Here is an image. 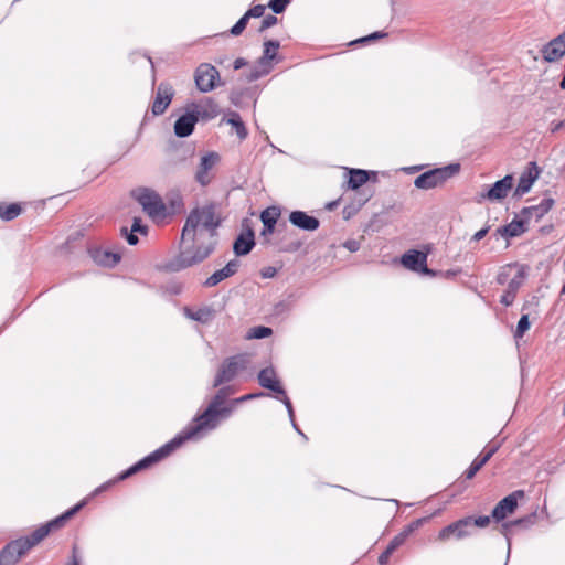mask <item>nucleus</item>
I'll use <instances>...</instances> for the list:
<instances>
[{
  "instance_id": "1",
  "label": "nucleus",
  "mask_w": 565,
  "mask_h": 565,
  "mask_svg": "<svg viewBox=\"0 0 565 565\" xmlns=\"http://www.w3.org/2000/svg\"><path fill=\"white\" fill-rule=\"evenodd\" d=\"M221 222L213 203L193 209L182 228L179 253L160 264L159 270L179 273L203 263L216 249Z\"/></svg>"
},
{
  "instance_id": "2",
  "label": "nucleus",
  "mask_w": 565,
  "mask_h": 565,
  "mask_svg": "<svg viewBox=\"0 0 565 565\" xmlns=\"http://www.w3.org/2000/svg\"><path fill=\"white\" fill-rule=\"evenodd\" d=\"M230 387H221L214 397L211 399L206 409L194 418V425L185 429V431L194 437L203 429H213L216 427L217 417H227L231 415L233 408L231 406H223L228 394Z\"/></svg>"
},
{
  "instance_id": "3",
  "label": "nucleus",
  "mask_w": 565,
  "mask_h": 565,
  "mask_svg": "<svg viewBox=\"0 0 565 565\" xmlns=\"http://www.w3.org/2000/svg\"><path fill=\"white\" fill-rule=\"evenodd\" d=\"M192 437L185 430H183L180 435L175 436L170 441H168L160 448L156 449L148 456L143 457L138 462L129 467L127 470L122 471L117 477V480H125L131 477L132 475L137 473L138 471L149 468L153 463L169 456L172 451L179 448L185 440H189Z\"/></svg>"
},
{
  "instance_id": "4",
  "label": "nucleus",
  "mask_w": 565,
  "mask_h": 565,
  "mask_svg": "<svg viewBox=\"0 0 565 565\" xmlns=\"http://www.w3.org/2000/svg\"><path fill=\"white\" fill-rule=\"evenodd\" d=\"M279 46L280 43L276 40L265 41L263 55L248 72L242 74L244 81L252 83L269 74L273 68L271 62L276 58Z\"/></svg>"
},
{
  "instance_id": "5",
  "label": "nucleus",
  "mask_w": 565,
  "mask_h": 565,
  "mask_svg": "<svg viewBox=\"0 0 565 565\" xmlns=\"http://www.w3.org/2000/svg\"><path fill=\"white\" fill-rule=\"evenodd\" d=\"M460 171L459 163H450L441 168H435L419 174L414 185L417 189L429 190L444 184L448 179L452 178Z\"/></svg>"
},
{
  "instance_id": "6",
  "label": "nucleus",
  "mask_w": 565,
  "mask_h": 565,
  "mask_svg": "<svg viewBox=\"0 0 565 565\" xmlns=\"http://www.w3.org/2000/svg\"><path fill=\"white\" fill-rule=\"evenodd\" d=\"M248 363L249 359L246 354H236L225 359L215 375L213 387L233 381L239 372L247 369Z\"/></svg>"
},
{
  "instance_id": "7",
  "label": "nucleus",
  "mask_w": 565,
  "mask_h": 565,
  "mask_svg": "<svg viewBox=\"0 0 565 565\" xmlns=\"http://www.w3.org/2000/svg\"><path fill=\"white\" fill-rule=\"evenodd\" d=\"M134 196L149 216H166L167 206L163 203L161 196L153 190L148 188L138 189L134 192Z\"/></svg>"
},
{
  "instance_id": "8",
  "label": "nucleus",
  "mask_w": 565,
  "mask_h": 565,
  "mask_svg": "<svg viewBox=\"0 0 565 565\" xmlns=\"http://www.w3.org/2000/svg\"><path fill=\"white\" fill-rule=\"evenodd\" d=\"M194 79L200 92L209 93L216 87L220 73L212 64L202 63L196 67Z\"/></svg>"
},
{
  "instance_id": "9",
  "label": "nucleus",
  "mask_w": 565,
  "mask_h": 565,
  "mask_svg": "<svg viewBox=\"0 0 565 565\" xmlns=\"http://www.w3.org/2000/svg\"><path fill=\"white\" fill-rule=\"evenodd\" d=\"M471 529L472 516H465L443 527L438 533V540L446 541L450 536L462 540L472 534Z\"/></svg>"
},
{
  "instance_id": "10",
  "label": "nucleus",
  "mask_w": 565,
  "mask_h": 565,
  "mask_svg": "<svg viewBox=\"0 0 565 565\" xmlns=\"http://www.w3.org/2000/svg\"><path fill=\"white\" fill-rule=\"evenodd\" d=\"M242 227L243 231L238 234L233 244V252L238 257L249 254L255 246V233L250 227V221L244 218Z\"/></svg>"
},
{
  "instance_id": "11",
  "label": "nucleus",
  "mask_w": 565,
  "mask_h": 565,
  "mask_svg": "<svg viewBox=\"0 0 565 565\" xmlns=\"http://www.w3.org/2000/svg\"><path fill=\"white\" fill-rule=\"evenodd\" d=\"M524 497L523 490H515L500 500L491 512L495 522L503 521L508 515L514 513L518 508V500Z\"/></svg>"
},
{
  "instance_id": "12",
  "label": "nucleus",
  "mask_w": 565,
  "mask_h": 565,
  "mask_svg": "<svg viewBox=\"0 0 565 565\" xmlns=\"http://www.w3.org/2000/svg\"><path fill=\"white\" fill-rule=\"evenodd\" d=\"M403 266L409 270L424 275L435 276L436 273L427 267V255L420 250L411 249L401 259Z\"/></svg>"
},
{
  "instance_id": "13",
  "label": "nucleus",
  "mask_w": 565,
  "mask_h": 565,
  "mask_svg": "<svg viewBox=\"0 0 565 565\" xmlns=\"http://www.w3.org/2000/svg\"><path fill=\"white\" fill-rule=\"evenodd\" d=\"M542 58L547 63L558 62L565 56V31L544 44L541 50Z\"/></svg>"
},
{
  "instance_id": "14",
  "label": "nucleus",
  "mask_w": 565,
  "mask_h": 565,
  "mask_svg": "<svg viewBox=\"0 0 565 565\" xmlns=\"http://www.w3.org/2000/svg\"><path fill=\"white\" fill-rule=\"evenodd\" d=\"M174 90L172 85L162 82L157 88L154 100L151 106V111L154 116L162 115L172 102Z\"/></svg>"
},
{
  "instance_id": "15",
  "label": "nucleus",
  "mask_w": 565,
  "mask_h": 565,
  "mask_svg": "<svg viewBox=\"0 0 565 565\" xmlns=\"http://www.w3.org/2000/svg\"><path fill=\"white\" fill-rule=\"evenodd\" d=\"M220 156L214 151L207 152L204 156H202L194 175L195 181L200 185L206 186L211 182L210 171L216 166Z\"/></svg>"
},
{
  "instance_id": "16",
  "label": "nucleus",
  "mask_w": 565,
  "mask_h": 565,
  "mask_svg": "<svg viewBox=\"0 0 565 565\" xmlns=\"http://www.w3.org/2000/svg\"><path fill=\"white\" fill-rule=\"evenodd\" d=\"M513 185V177L511 174H507L501 180L494 182L491 188L481 193V199H487L489 201H501L505 199L509 194V191Z\"/></svg>"
},
{
  "instance_id": "17",
  "label": "nucleus",
  "mask_w": 565,
  "mask_h": 565,
  "mask_svg": "<svg viewBox=\"0 0 565 565\" xmlns=\"http://www.w3.org/2000/svg\"><path fill=\"white\" fill-rule=\"evenodd\" d=\"M541 169L537 167L535 161L527 163L526 170L521 174L518 186L515 189V195H523L527 193L535 180L539 178Z\"/></svg>"
},
{
  "instance_id": "18",
  "label": "nucleus",
  "mask_w": 565,
  "mask_h": 565,
  "mask_svg": "<svg viewBox=\"0 0 565 565\" xmlns=\"http://www.w3.org/2000/svg\"><path fill=\"white\" fill-rule=\"evenodd\" d=\"M28 552L18 539L8 543L0 552V565H14Z\"/></svg>"
},
{
  "instance_id": "19",
  "label": "nucleus",
  "mask_w": 565,
  "mask_h": 565,
  "mask_svg": "<svg viewBox=\"0 0 565 565\" xmlns=\"http://www.w3.org/2000/svg\"><path fill=\"white\" fill-rule=\"evenodd\" d=\"M288 220L295 227L307 232H313L320 226L317 217L299 210L290 212Z\"/></svg>"
},
{
  "instance_id": "20",
  "label": "nucleus",
  "mask_w": 565,
  "mask_h": 565,
  "mask_svg": "<svg viewBox=\"0 0 565 565\" xmlns=\"http://www.w3.org/2000/svg\"><path fill=\"white\" fill-rule=\"evenodd\" d=\"M499 443L489 444L482 454L473 459L469 468L465 471L466 479H472L476 473L491 459V457L499 450Z\"/></svg>"
},
{
  "instance_id": "21",
  "label": "nucleus",
  "mask_w": 565,
  "mask_h": 565,
  "mask_svg": "<svg viewBox=\"0 0 565 565\" xmlns=\"http://www.w3.org/2000/svg\"><path fill=\"white\" fill-rule=\"evenodd\" d=\"M239 262L236 259L230 260L222 269L216 270L203 282L206 288L214 287L226 278L232 277L238 270Z\"/></svg>"
},
{
  "instance_id": "22",
  "label": "nucleus",
  "mask_w": 565,
  "mask_h": 565,
  "mask_svg": "<svg viewBox=\"0 0 565 565\" xmlns=\"http://www.w3.org/2000/svg\"><path fill=\"white\" fill-rule=\"evenodd\" d=\"M258 383L262 387L267 388L276 394L285 395V390L277 380L274 367H265L257 375Z\"/></svg>"
},
{
  "instance_id": "23",
  "label": "nucleus",
  "mask_w": 565,
  "mask_h": 565,
  "mask_svg": "<svg viewBox=\"0 0 565 565\" xmlns=\"http://www.w3.org/2000/svg\"><path fill=\"white\" fill-rule=\"evenodd\" d=\"M279 216L280 210L276 206H270L262 211L260 221L264 227L260 232V236L265 238L266 243L269 242L267 237L274 233Z\"/></svg>"
},
{
  "instance_id": "24",
  "label": "nucleus",
  "mask_w": 565,
  "mask_h": 565,
  "mask_svg": "<svg viewBox=\"0 0 565 565\" xmlns=\"http://www.w3.org/2000/svg\"><path fill=\"white\" fill-rule=\"evenodd\" d=\"M89 255L97 265L110 268L115 267L121 259L120 253L107 250L102 247L90 248Z\"/></svg>"
},
{
  "instance_id": "25",
  "label": "nucleus",
  "mask_w": 565,
  "mask_h": 565,
  "mask_svg": "<svg viewBox=\"0 0 565 565\" xmlns=\"http://www.w3.org/2000/svg\"><path fill=\"white\" fill-rule=\"evenodd\" d=\"M525 278L524 267H520L516 275L509 281L508 288L500 298V302L505 307L513 303L519 288L522 286Z\"/></svg>"
},
{
  "instance_id": "26",
  "label": "nucleus",
  "mask_w": 565,
  "mask_h": 565,
  "mask_svg": "<svg viewBox=\"0 0 565 565\" xmlns=\"http://www.w3.org/2000/svg\"><path fill=\"white\" fill-rule=\"evenodd\" d=\"M198 122V116H194L193 111H186L181 115L174 122V134L179 138L189 137Z\"/></svg>"
},
{
  "instance_id": "27",
  "label": "nucleus",
  "mask_w": 565,
  "mask_h": 565,
  "mask_svg": "<svg viewBox=\"0 0 565 565\" xmlns=\"http://www.w3.org/2000/svg\"><path fill=\"white\" fill-rule=\"evenodd\" d=\"M554 203L552 198H544L537 205L523 207L521 214L526 220L534 217L537 221L553 207Z\"/></svg>"
},
{
  "instance_id": "28",
  "label": "nucleus",
  "mask_w": 565,
  "mask_h": 565,
  "mask_svg": "<svg viewBox=\"0 0 565 565\" xmlns=\"http://www.w3.org/2000/svg\"><path fill=\"white\" fill-rule=\"evenodd\" d=\"M526 221H527L526 218H524V220L514 218L509 224L497 228L495 235L504 237V238L520 236L521 234H523L526 231V228H525Z\"/></svg>"
},
{
  "instance_id": "29",
  "label": "nucleus",
  "mask_w": 565,
  "mask_h": 565,
  "mask_svg": "<svg viewBox=\"0 0 565 565\" xmlns=\"http://www.w3.org/2000/svg\"><path fill=\"white\" fill-rule=\"evenodd\" d=\"M194 109L192 110L194 116H198V120L199 119H203V120H211L213 118H215L218 113H220V109H218V105L213 102L211 98H207L206 99V103L202 106H196V105H193Z\"/></svg>"
},
{
  "instance_id": "30",
  "label": "nucleus",
  "mask_w": 565,
  "mask_h": 565,
  "mask_svg": "<svg viewBox=\"0 0 565 565\" xmlns=\"http://www.w3.org/2000/svg\"><path fill=\"white\" fill-rule=\"evenodd\" d=\"M50 530L46 526V524H42L36 530H34L31 535L20 537L18 541L25 546V548L29 551L36 544H39L42 540H44L49 534Z\"/></svg>"
},
{
  "instance_id": "31",
  "label": "nucleus",
  "mask_w": 565,
  "mask_h": 565,
  "mask_svg": "<svg viewBox=\"0 0 565 565\" xmlns=\"http://www.w3.org/2000/svg\"><path fill=\"white\" fill-rule=\"evenodd\" d=\"M214 309L207 306L201 307L193 311L190 308H184V315L186 318L198 321L200 323H209L214 318Z\"/></svg>"
},
{
  "instance_id": "32",
  "label": "nucleus",
  "mask_w": 565,
  "mask_h": 565,
  "mask_svg": "<svg viewBox=\"0 0 565 565\" xmlns=\"http://www.w3.org/2000/svg\"><path fill=\"white\" fill-rule=\"evenodd\" d=\"M84 505H85L84 501L79 502L76 505H74L73 508L65 511L60 516L45 523L46 526L49 527L50 532L63 527L65 525L66 521L70 520L72 516H74Z\"/></svg>"
},
{
  "instance_id": "33",
  "label": "nucleus",
  "mask_w": 565,
  "mask_h": 565,
  "mask_svg": "<svg viewBox=\"0 0 565 565\" xmlns=\"http://www.w3.org/2000/svg\"><path fill=\"white\" fill-rule=\"evenodd\" d=\"M348 188L358 190L363 186L370 179V172L362 169H349Z\"/></svg>"
},
{
  "instance_id": "34",
  "label": "nucleus",
  "mask_w": 565,
  "mask_h": 565,
  "mask_svg": "<svg viewBox=\"0 0 565 565\" xmlns=\"http://www.w3.org/2000/svg\"><path fill=\"white\" fill-rule=\"evenodd\" d=\"M418 523L419 521L408 524L401 533L390 541L386 550L393 554L401 545L404 544L408 535L417 527Z\"/></svg>"
},
{
  "instance_id": "35",
  "label": "nucleus",
  "mask_w": 565,
  "mask_h": 565,
  "mask_svg": "<svg viewBox=\"0 0 565 565\" xmlns=\"http://www.w3.org/2000/svg\"><path fill=\"white\" fill-rule=\"evenodd\" d=\"M226 122L234 128L235 134L237 135L239 140H245L247 138V136H248L247 128H246L245 124L243 122L238 113H235V111L230 113V116L226 119Z\"/></svg>"
},
{
  "instance_id": "36",
  "label": "nucleus",
  "mask_w": 565,
  "mask_h": 565,
  "mask_svg": "<svg viewBox=\"0 0 565 565\" xmlns=\"http://www.w3.org/2000/svg\"><path fill=\"white\" fill-rule=\"evenodd\" d=\"M371 198V193H362L356 204H350L343 207L342 214L344 220L352 217Z\"/></svg>"
},
{
  "instance_id": "37",
  "label": "nucleus",
  "mask_w": 565,
  "mask_h": 565,
  "mask_svg": "<svg viewBox=\"0 0 565 565\" xmlns=\"http://www.w3.org/2000/svg\"><path fill=\"white\" fill-rule=\"evenodd\" d=\"M22 212V207L18 203H11L7 206L0 205V217L3 221H12L18 217Z\"/></svg>"
},
{
  "instance_id": "38",
  "label": "nucleus",
  "mask_w": 565,
  "mask_h": 565,
  "mask_svg": "<svg viewBox=\"0 0 565 565\" xmlns=\"http://www.w3.org/2000/svg\"><path fill=\"white\" fill-rule=\"evenodd\" d=\"M168 203L172 213L181 212L184 207L183 199L180 193L171 192L168 196Z\"/></svg>"
},
{
  "instance_id": "39",
  "label": "nucleus",
  "mask_w": 565,
  "mask_h": 565,
  "mask_svg": "<svg viewBox=\"0 0 565 565\" xmlns=\"http://www.w3.org/2000/svg\"><path fill=\"white\" fill-rule=\"evenodd\" d=\"M530 327L529 315H522L514 331V338H522Z\"/></svg>"
},
{
  "instance_id": "40",
  "label": "nucleus",
  "mask_w": 565,
  "mask_h": 565,
  "mask_svg": "<svg viewBox=\"0 0 565 565\" xmlns=\"http://www.w3.org/2000/svg\"><path fill=\"white\" fill-rule=\"evenodd\" d=\"M536 521V513H531V514H527L523 518H519V519H515L513 520V524L514 526H518V527H522V529H529L530 526H532Z\"/></svg>"
},
{
  "instance_id": "41",
  "label": "nucleus",
  "mask_w": 565,
  "mask_h": 565,
  "mask_svg": "<svg viewBox=\"0 0 565 565\" xmlns=\"http://www.w3.org/2000/svg\"><path fill=\"white\" fill-rule=\"evenodd\" d=\"M289 2L290 0H270L267 6L274 13L280 14L286 10Z\"/></svg>"
},
{
  "instance_id": "42",
  "label": "nucleus",
  "mask_w": 565,
  "mask_h": 565,
  "mask_svg": "<svg viewBox=\"0 0 565 565\" xmlns=\"http://www.w3.org/2000/svg\"><path fill=\"white\" fill-rule=\"evenodd\" d=\"M249 19L244 14L230 30L231 34L234 36L239 35L246 28Z\"/></svg>"
},
{
  "instance_id": "43",
  "label": "nucleus",
  "mask_w": 565,
  "mask_h": 565,
  "mask_svg": "<svg viewBox=\"0 0 565 565\" xmlns=\"http://www.w3.org/2000/svg\"><path fill=\"white\" fill-rule=\"evenodd\" d=\"M273 333V330L268 327L259 326L252 329L250 337L254 339H265Z\"/></svg>"
},
{
  "instance_id": "44",
  "label": "nucleus",
  "mask_w": 565,
  "mask_h": 565,
  "mask_svg": "<svg viewBox=\"0 0 565 565\" xmlns=\"http://www.w3.org/2000/svg\"><path fill=\"white\" fill-rule=\"evenodd\" d=\"M120 234L126 238L127 243L131 246L137 245L139 242L137 233L128 231L126 226H122L120 228Z\"/></svg>"
},
{
  "instance_id": "45",
  "label": "nucleus",
  "mask_w": 565,
  "mask_h": 565,
  "mask_svg": "<svg viewBox=\"0 0 565 565\" xmlns=\"http://www.w3.org/2000/svg\"><path fill=\"white\" fill-rule=\"evenodd\" d=\"M387 34L385 32H382V31H376V32H373L366 36H363V38H360L355 41H353L351 44H355V43H366V42H371V41H374V40H377V39H382L384 36H386Z\"/></svg>"
},
{
  "instance_id": "46",
  "label": "nucleus",
  "mask_w": 565,
  "mask_h": 565,
  "mask_svg": "<svg viewBox=\"0 0 565 565\" xmlns=\"http://www.w3.org/2000/svg\"><path fill=\"white\" fill-rule=\"evenodd\" d=\"M265 9L266 7L263 6V4H256L254 7H252L250 9H248L245 14L248 19L250 18H260L264 15V12H265Z\"/></svg>"
},
{
  "instance_id": "47",
  "label": "nucleus",
  "mask_w": 565,
  "mask_h": 565,
  "mask_svg": "<svg viewBox=\"0 0 565 565\" xmlns=\"http://www.w3.org/2000/svg\"><path fill=\"white\" fill-rule=\"evenodd\" d=\"M491 518L488 515L472 516V526L487 527L490 524Z\"/></svg>"
},
{
  "instance_id": "48",
  "label": "nucleus",
  "mask_w": 565,
  "mask_h": 565,
  "mask_svg": "<svg viewBox=\"0 0 565 565\" xmlns=\"http://www.w3.org/2000/svg\"><path fill=\"white\" fill-rule=\"evenodd\" d=\"M277 22H278V19L275 15H271V14L266 15L264 18V20L262 21L259 32H263L266 29L274 26Z\"/></svg>"
},
{
  "instance_id": "49",
  "label": "nucleus",
  "mask_w": 565,
  "mask_h": 565,
  "mask_svg": "<svg viewBox=\"0 0 565 565\" xmlns=\"http://www.w3.org/2000/svg\"><path fill=\"white\" fill-rule=\"evenodd\" d=\"M130 231L134 233L147 234L148 227L142 225L140 218L135 217Z\"/></svg>"
},
{
  "instance_id": "50",
  "label": "nucleus",
  "mask_w": 565,
  "mask_h": 565,
  "mask_svg": "<svg viewBox=\"0 0 565 565\" xmlns=\"http://www.w3.org/2000/svg\"><path fill=\"white\" fill-rule=\"evenodd\" d=\"M512 527H515L512 521L503 522L501 525V533L505 536L509 546Z\"/></svg>"
},
{
  "instance_id": "51",
  "label": "nucleus",
  "mask_w": 565,
  "mask_h": 565,
  "mask_svg": "<svg viewBox=\"0 0 565 565\" xmlns=\"http://www.w3.org/2000/svg\"><path fill=\"white\" fill-rule=\"evenodd\" d=\"M280 401L284 403V405L287 408L290 422L294 423L295 414H294L292 404H291L289 397L285 394V395H282V398Z\"/></svg>"
},
{
  "instance_id": "52",
  "label": "nucleus",
  "mask_w": 565,
  "mask_h": 565,
  "mask_svg": "<svg viewBox=\"0 0 565 565\" xmlns=\"http://www.w3.org/2000/svg\"><path fill=\"white\" fill-rule=\"evenodd\" d=\"M343 246L349 250V252H358L361 247V244L359 241L356 239H348L347 242H344Z\"/></svg>"
},
{
  "instance_id": "53",
  "label": "nucleus",
  "mask_w": 565,
  "mask_h": 565,
  "mask_svg": "<svg viewBox=\"0 0 565 565\" xmlns=\"http://www.w3.org/2000/svg\"><path fill=\"white\" fill-rule=\"evenodd\" d=\"M277 274V269L273 266L264 267L260 271L263 278H273Z\"/></svg>"
},
{
  "instance_id": "54",
  "label": "nucleus",
  "mask_w": 565,
  "mask_h": 565,
  "mask_svg": "<svg viewBox=\"0 0 565 565\" xmlns=\"http://www.w3.org/2000/svg\"><path fill=\"white\" fill-rule=\"evenodd\" d=\"M264 395H265V393H263V392H259V393H250V394H247V395L242 396V397H239V398H236V399L234 401V403L236 404V403H239V402L254 399V398H257V397H262V396H264Z\"/></svg>"
},
{
  "instance_id": "55",
  "label": "nucleus",
  "mask_w": 565,
  "mask_h": 565,
  "mask_svg": "<svg viewBox=\"0 0 565 565\" xmlns=\"http://www.w3.org/2000/svg\"><path fill=\"white\" fill-rule=\"evenodd\" d=\"M391 555L392 553L385 548L383 553L379 556V564L386 565L388 563Z\"/></svg>"
},
{
  "instance_id": "56",
  "label": "nucleus",
  "mask_w": 565,
  "mask_h": 565,
  "mask_svg": "<svg viewBox=\"0 0 565 565\" xmlns=\"http://www.w3.org/2000/svg\"><path fill=\"white\" fill-rule=\"evenodd\" d=\"M488 231H489V227H483L481 230H479L478 232L475 233V235L472 236V239L473 241H481L487 234H488Z\"/></svg>"
},
{
  "instance_id": "57",
  "label": "nucleus",
  "mask_w": 565,
  "mask_h": 565,
  "mask_svg": "<svg viewBox=\"0 0 565 565\" xmlns=\"http://www.w3.org/2000/svg\"><path fill=\"white\" fill-rule=\"evenodd\" d=\"M246 65H247V61L243 57H237L233 63L234 70H241L242 67H244Z\"/></svg>"
},
{
  "instance_id": "58",
  "label": "nucleus",
  "mask_w": 565,
  "mask_h": 565,
  "mask_svg": "<svg viewBox=\"0 0 565 565\" xmlns=\"http://www.w3.org/2000/svg\"><path fill=\"white\" fill-rule=\"evenodd\" d=\"M509 274L503 269L498 274L497 281L500 285H503L508 281Z\"/></svg>"
},
{
  "instance_id": "59",
  "label": "nucleus",
  "mask_w": 565,
  "mask_h": 565,
  "mask_svg": "<svg viewBox=\"0 0 565 565\" xmlns=\"http://www.w3.org/2000/svg\"><path fill=\"white\" fill-rule=\"evenodd\" d=\"M66 565H79V559L77 558V556L75 554V548L73 550L72 561Z\"/></svg>"
},
{
  "instance_id": "60",
  "label": "nucleus",
  "mask_w": 565,
  "mask_h": 565,
  "mask_svg": "<svg viewBox=\"0 0 565 565\" xmlns=\"http://www.w3.org/2000/svg\"><path fill=\"white\" fill-rule=\"evenodd\" d=\"M339 204V200L332 201L326 205L328 210H333Z\"/></svg>"
},
{
  "instance_id": "61",
  "label": "nucleus",
  "mask_w": 565,
  "mask_h": 565,
  "mask_svg": "<svg viewBox=\"0 0 565 565\" xmlns=\"http://www.w3.org/2000/svg\"><path fill=\"white\" fill-rule=\"evenodd\" d=\"M108 487V483H104L102 484L100 487H98L96 490H95V493H99L102 491H104L105 489H107Z\"/></svg>"
},
{
  "instance_id": "62",
  "label": "nucleus",
  "mask_w": 565,
  "mask_h": 565,
  "mask_svg": "<svg viewBox=\"0 0 565 565\" xmlns=\"http://www.w3.org/2000/svg\"><path fill=\"white\" fill-rule=\"evenodd\" d=\"M300 246H301V243H299V242H298V243H296V244H292V245L290 246V248H288V250H297V249H299V248H300Z\"/></svg>"
},
{
  "instance_id": "63",
  "label": "nucleus",
  "mask_w": 565,
  "mask_h": 565,
  "mask_svg": "<svg viewBox=\"0 0 565 565\" xmlns=\"http://www.w3.org/2000/svg\"><path fill=\"white\" fill-rule=\"evenodd\" d=\"M294 429L299 433L300 431V428L298 427V425L296 424V422L294 420V423H291Z\"/></svg>"
},
{
  "instance_id": "64",
  "label": "nucleus",
  "mask_w": 565,
  "mask_h": 565,
  "mask_svg": "<svg viewBox=\"0 0 565 565\" xmlns=\"http://www.w3.org/2000/svg\"><path fill=\"white\" fill-rule=\"evenodd\" d=\"M298 434L302 436L305 439H307V436L301 430Z\"/></svg>"
}]
</instances>
